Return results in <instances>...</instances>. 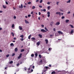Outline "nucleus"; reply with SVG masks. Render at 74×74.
<instances>
[{"label": "nucleus", "mask_w": 74, "mask_h": 74, "mask_svg": "<svg viewBox=\"0 0 74 74\" xmlns=\"http://www.w3.org/2000/svg\"><path fill=\"white\" fill-rule=\"evenodd\" d=\"M48 69H50L49 67H48L47 66H45L44 67V69L43 71V72L42 73V74H46V71H48Z\"/></svg>", "instance_id": "1"}, {"label": "nucleus", "mask_w": 74, "mask_h": 74, "mask_svg": "<svg viewBox=\"0 0 74 74\" xmlns=\"http://www.w3.org/2000/svg\"><path fill=\"white\" fill-rule=\"evenodd\" d=\"M22 53H21L19 56L17 58V59H20L21 58H22Z\"/></svg>", "instance_id": "2"}, {"label": "nucleus", "mask_w": 74, "mask_h": 74, "mask_svg": "<svg viewBox=\"0 0 74 74\" xmlns=\"http://www.w3.org/2000/svg\"><path fill=\"white\" fill-rule=\"evenodd\" d=\"M41 31L42 32H43V33H44L45 32H47V31H45L43 29H41Z\"/></svg>", "instance_id": "3"}, {"label": "nucleus", "mask_w": 74, "mask_h": 74, "mask_svg": "<svg viewBox=\"0 0 74 74\" xmlns=\"http://www.w3.org/2000/svg\"><path fill=\"white\" fill-rule=\"evenodd\" d=\"M47 14H48L47 16L49 18L50 16V12H47Z\"/></svg>", "instance_id": "4"}, {"label": "nucleus", "mask_w": 74, "mask_h": 74, "mask_svg": "<svg viewBox=\"0 0 74 74\" xmlns=\"http://www.w3.org/2000/svg\"><path fill=\"white\" fill-rule=\"evenodd\" d=\"M54 23V22H53V21H52L50 23V26H52V25H53V24Z\"/></svg>", "instance_id": "5"}, {"label": "nucleus", "mask_w": 74, "mask_h": 74, "mask_svg": "<svg viewBox=\"0 0 74 74\" xmlns=\"http://www.w3.org/2000/svg\"><path fill=\"white\" fill-rule=\"evenodd\" d=\"M56 14H58L60 15V16L61 15V13L60 12H56Z\"/></svg>", "instance_id": "6"}, {"label": "nucleus", "mask_w": 74, "mask_h": 74, "mask_svg": "<svg viewBox=\"0 0 74 74\" xmlns=\"http://www.w3.org/2000/svg\"><path fill=\"white\" fill-rule=\"evenodd\" d=\"M60 25V22H58L56 23L55 25Z\"/></svg>", "instance_id": "7"}, {"label": "nucleus", "mask_w": 74, "mask_h": 74, "mask_svg": "<svg viewBox=\"0 0 74 74\" xmlns=\"http://www.w3.org/2000/svg\"><path fill=\"white\" fill-rule=\"evenodd\" d=\"M74 33V30L73 29H72L71 31V34H73V33Z\"/></svg>", "instance_id": "8"}, {"label": "nucleus", "mask_w": 74, "mask_h": 74, "mask_svg": "<svg viewBox=\"0 0 74 74\" xmlns=\"http://www.w3.org/2000/svg\"><path fill=\"white\" fill-rule=\"evenodd\" d=\"M58 33L59 34H63V32H61V31H58Z\"/></svg>", "instance_id": "9"}, {"label": "nucleus", "mask_w": 74, "mask_h": 74, "mask_svg": "<svg viewBox=\"0 0 74 74\" xmlns=\"http://www.w3.org/2000/svg\"><path fill=\"white\" fill-rule=\"evenodd\" d=\"M18 48H16L14 49V51L15 52H17V51H18Z\"/></svg>", "instance_id": "10"}, {"label": "nucleus", "mask_w": 74, "mask_h": 74, "mask_svg": "<svg viewBox=\"0 0 74 74\" xmlns=\"http://www.w3.org/2000/svg\"><path fill=\"white\" fill-rule=\"evenodd\" d=\"M45 41L46 42V44H48V40L47 39H46L45 40Z\"/></svg>", "instance_id": "11"}, {"label": "nucleus", "mask_w": 74, "mask_h": 74, "mask_svg": "<svg viewBox=\"0 0 74 74\" xmlns=\"http://www.w3.org/2000/svg\"><path fill=\"white\" fill-rule=\"evenodd\" d=\"M41 10L42 11H44V12H45L46 11V9H41Z\"/></svg>", "instance_id": "12"}, {"label": "nucleus", "mask_w": 74, "mask_h": 74, "mask_svg": "<svg viewBox=\"0 0 74 74\" xmlns=\"http://www.w3.org/2000/svg\"><path fill=\"white\" fill-rule=\"evenodd\" d=\"M25 23H29V22L28 21H27V20H25Z\"/></svg>", "instance_id": "13"}, {"label": "nucleus", "mask_w": 74, "mask_h": 74, "mask_svg": "<svg viewBox=\"0 0 74 74\" xmlns=\"http://www.w3.org/2000/svg\"><path fill=\"white\" fill-rule=\"evenodd\" d=\"M19 29L21 30H22V27H21V26L19 27Z\"/></svg>", "instance_id": "14"}, {"label": "nucleus", "mask_w": 74, "mask_h": 74, "mask_svg": "<svg viewBox=\"0 0 74 74\" xmlns=\"http://www.w3.org/2000/svg\"><path fill=\"white\" fill-rule=\"evenodd\" d=\"M21 6H19V8H23V5L21 4Z\"/></svg>", "instance_id": "15"}, {"label": "nucleus", "mask_w": 74, "mask_h": 74, "mask_svg": "<svg viewBox=\"0 0 74 74\" xmlns=\"http://www.w3.org/2000/svg\"><path fill=\"white\" fill-rule=\"evenodd\" d=\"M56 72L55 71H53L51 72V74H56Z\"/></svg>", "instance_id": "16"}, {"label": "nucleus", "mask_w": 74, "mask_h": 74, "mask_svg": "<svg viewBox=\"0 0 74 74\" xmlns=\"http://www.w3.org/2000/svg\"><path fill=\"white\" fill-rule=\"evenodd\" d=\"M65 22H66V23H68V22H69V20H66V21H65Z\"/></svg>", "instance_id": "17"}, {"label": "nucleus", "mask_w": 74, "mask_h": 74, "mask_svg": "<svg viewBox=\"0 0 74 74\" xmlns=\"http://www.w3.org/2000/svg\"><path fill=\"white\" fill-rule=\"evenodd\" d=\"M38 36L40 37V38H42V35L39 34L38 35Z\"/></svg>", "instance_id": "18"}, {"label": "nucleus", "mask_w": 74, "mask_h": 74, "mask_svg": "<svg viewBox=\"0 0 74 74\" xmlns=\"http://www.w3.org/2000/svg\"><path fill=\"white\" fill-rule=\"evenodd\" d=\"M10 64H12L13 63V61H11L10 62H9Z\"/></svg>", "instance_id": "19"}, {"label": "nucleus", "mask_w": 74, "mask_h": 74, "mask_svg": "<svg viewBox=\"0 0 74 74\" xmlns=\"http://www.w3.org/2000/svg\"><path fill=\"white\" fill-rule=\"evenodd\" d=\"M70 1H71V0H69L68 1L66 2L67 3H70Z\"/></svg>", "instance_id": "20"}, {"label": "nucleus", "mask_w": 74, "mask_h": 74, "mask_svg": "<svg viewBox=\"0 0 74 74\" xmlns=\"http://www.w3.org/2000/svg\"><path fill=\"white\" fill-rule=\"evenodd\" d=\"M40 42H37V45H40Z\"/></svg>", "instance_id": "21"}, {"label": "nucleus", "mask_w": 74, "mask_h": 74, "mask_svg": "<svg viewBox=\"0 0 74 74\" xmlns=\"http://www.w3.org/2000/svg\"><path fill=\"white\" fill-rule=\"evenodd\" d=\"M10 45L11 46H14V44L13 43H11L10 44Z\"/></svg>", "instance_id": "22"}, {"label": "nucleus", "mask_w": 74, "mask_h": 74, "mask_svg": "<svg viewBox=\"0 0 74 74\" xmlns=\"http://www.w3.org/2000/svg\"><path fill=\"white\" fill-rule=\"evenodd\" d=\"M24 36L23 35H21L20 36V37H21V38H23Z\"/></svg>", "instance_id": "23"}, {"label": "nucleus", "mask_w": 74, "mask_h": 74, "mask_svg": "<svg viewBox=\"0 0 74 74\" xmlns=\"http://www.w3.org/2000/svg\"><path fill=\"white\" fill-rule=\"evenodd\" d=\"M25 51V50L24 49H22L21 50V52H24Z\"/></svg>", "instance_id": "24"}, {"label": "nucleus", "mask_w": 74, "mask_h": 74, "mask_svg": "<svg viewBox=\"0 0 74 74\" xmlns=\"http://www.w3.org/2000/svg\"><path fill=\"white\" fill-rule=\"evenodd\" d=\"M69 26H71V28H73L74 27V26H73L71 25H70Z\"/></svg>", "instance_id": "25"}, {"label": "nucleus", "mask_w": 74, "mask_h": 74, "mask_svg": "<svg viewBox=\"0 0 74 74\" xmlns=\"http://www.w3.org/2000/svg\"><path fill=\"white\" fill-rule=\"evenodd\" d=\"M11 34L13 36H14V34L13 32H11Z\"/></svg>", "instance_id": "26"}, {"label": "nucleus", "mask_w": 74, "mask_h": 74, "mask_svg": "<svg viewBox=\"0 0 74 74\" xmlns=\"http://www.w3.org/2000/svg\"><path fill=\"white\" fill-rule=\"evenodd\" d=\"M3 8H6V6L4 5H3Z\"/></svg>", "instance_id": "27"}, {"label": "nucleus", "mask_w": 74, "mask_h": 74, "mask_svg": "<svg viewBox=\"0 0 74 74\" xmlns=\"http://www.w3.org/2000/svg\"><path fill=\"white\" fill-rule=\"evenodd\" d=\"M31 35H30L28 36V39H30V38L31 37Z\"/></svg>", "instance_id": "28"}, {"label": "nucleus", "mask_w": 74, "mask_h": 74, "mask_svg": "<svg viewBox=\"0 0 74 74\" xmlns=\"http://www.w3.org/2000/svg\"><path fill=\"white\" fill-rule=\"evenodd\" d=\"M45 29L46 30V31H48V29H47V27H45Z\"/></svg>", "instance_id": "29"}, {"label": "nucleus", "mask_w": 74, "mask_h": 74, "mask_svg": "<svg viewBox=\"0 0 74 74\" xmlns=\"http://www.w3.org/2000/svg\"><path fill=\"white\" fill-rule=\"evenodd\" d=\"M39 57L40 58H41L42 56L40 54L39 55Z\"/></svg>", "instance_id": "30"}, {"label": "nucleus", "mask_w": 74, "mask_h": 74, "mask_svg": "<svg viewBox=\"0 0 74 74\" xmlns=\"http://www.w3.org/2000/svg\"><path fill=\"white\" fill-rule=\"evenodd\" d=\"M47 8H48V10H50V6H49L47 7Z\"/></svg>", "instance_id": "31"}, {"label": "nucleus", "mask_w": 74, "mask_h": 74, "mask_svg": "<svg viewBox=\"0 0 74 74\" xmlns=\"http://www.w3.org/2000/svg\"><path fill=\"white\" fill-rule=\"evenodd\" d=\"M36 8V7L34 6H33L32 7V9H34Z\"/></svg>", "instance_id": "32"}, {"label": "nucleus", "mask_w": 74, "mask_h": 74, "mask_svg": "<svg viewBox=\"0 0 74 74\" xmlns=\"http://www.w3.org/2000/svg\"><path fill=\"white\" fill-rule=\"evenodd\" d=\"M7 58H8L9 56H10V54H8L6 56Z\"/></svg>", "instance_id": "33"}, {"label": "nucleus", "mask_w": 74, "mask_h": 74, "mask_svg": "<svg viewBox=\"0 0 74 74\" xmlns=\"http://www.w3.org/2000/svg\"><path fill=\"white\" fill-rule=\"evenodd\" d=\"M15 54L13 53L12 54V56H15Z\"/></svg>", "instance_id": "34"}, {"label": "nucleus", "mask_w": 74, "mask_h": 74, "mask_svg": "<svg viewBox=\"0 0 74 74\" xmlns=\"http://www.w3.org/2000/svg\"><path fill=\"white\" fill-rule=\"evenodd\" d=\"M35 55L37 57V56H38V54H37V53H35Z\"/></svg>", "instance_id": "35"}, {"label": "nucleus", "mask_w": 74, "mask_h": 74, "mask_svg": "<svg viewBox=\"0 0 74 74\" xmlns=\"http://www.w3.org/2000/svg\"><path fill=\"white\" fill-rule=\"evenodd\" d=\"M24 69L25 71H26V70H27V68L26 67H25Z\"/></svg>", "instance_id": "36"}, {"label": "nucleus", "mask_w": 74, "mask_h": 74, "mask_svg": "<svg viewBox=\"0 0 74 74\" xmlns=\"http://www.w3.org/2000/svg\"><path fill=\"white\" fill-rule=\"evenodd\" d=\"M34 56V55L33 54H32L31 55V56L32 57H33V56Z\"/></svg>", "instance_id": "37"}, {"label": "nucleus", "mask_w": 74, "mask_h": 74, "mask_svg": "<svg viewBox=\"0 0 74 74\" xmlns=\"http://www.w3.org/2000/svg\"><path fill=\"white\" fill-rule=\"evenodd\" d=\"M32 40H35L36 39L34 38H32Z\"/></svg>", "instance_id": "38"}, {"label": "nucleus", "mask_w": 74, "mask_h": 74, "mask_svg": "<svg viewBox=\"0 0 74 74\" xmlns=\"http://www.w3.org/2000/svg\"><path fill=\"white\" fill-rule=\"evenodd\" d=\"M27 4H31V2H28L27 3Z\"/></svg>", "instance_id": "39"}, {"label": "nucleus", "mask_w": 74, "mask_h": 74, "mask_svg": "<svg viewBox=\"0 0 74 74\" xmlns=\"http://www.w3.org/2000/svg\"><path fill=\"white\" fill-rule=\"evenodd\" d=\"M5 3L7 5H8V3L7 1H5Z\"/></svg>", "instance_id": "40"}, {"label": "nucleus", "mask_w": 74, "mask_h": 74, "mask_svg": "<svg viewBox=\"0 0 74 74\" xmlns=\"http://www.w3.org/2000/svg\"><path fill=\"white\" fill-rule=\"evenodd\" d=\"M42 2V0H41L40 1V3H41Z\"/></svg>", "instance_id": "41"}, {"label": "nucleus", "mask_w": 74, "mask_h": 74, "mask_svg": "<svg viewBox=\"0 0 74 74\" xmlns=\"http://www.w3.org/2000/svg\"><path fill=\"white\" fill-rule=\"evenodd\" d=\"M28 17H30V16H31V15L29 14L28 15Z\"/></svg>", "instance_id": "42"}, {"label": "nucleus", "mask_w": 74, "mask_h": 74, "mask_svg": "<svg viewBox=\"0 0 74 74\" xmlns=\"http://www.w3.org/2000/svg\"><path fill=\"white\" fill-rule=\"evenodd\" d=\"M12 27H14V24H13L12 25Z\"/></svg>", "instance_id": "43"}, {"label": "nucleus", "mask_w": 74, "mask_h": 74, "mask_svg": "<svg viewBox=\"0 0 74 74\" xmlns=\"http://www.w3.org/2000/svg\"><path fill=\"white\" fill-rule=\"evenodd\" d=\"M64 16H62V19H64Z\"/></svg>", "instance_id": "44"}, {"label": "nucleus", "mask_w": 74, "mask_h": 74, "mask_svg": "<svg viewBox=\"0 0 74 74\" xmlns=\"http://www.w3.org/2000/svg\"><path fill=\"white\" fill-rule=\"evenodd\" d=\"M38 14H39V15H41V12H38Z\"/></svg>", "instance_id": "45"}, {"label": "nucleus", "mask_w": 74, "mask_h": 74, "mask_svg": "<svg viewBox=\"0 0 74 74\" xmlns=\"http://www.w3.org/2000/svg\"><path fill=\"white\" fill-rule=\"evenodd\" d=\"M47 4H49V5L50 4V3H49V2H48L47 3Z\"/></svg>", "instance_id": "46"}, {"label": "nucleus", "mask_w": 74, "mask_h": 74, "mask_svg": "<svg viewBox=\"0 0 74 74\" xmlns=\"http://www.w3.org/2000/svg\"><path fill=\"white\" fill-rule=\"evenodd\" d=\"M19 63H18V64H16L17 66H19Z\"/></svg>", "instance_id": "47"}, {"label": "nucleus", "mask_w": 74, "mask_h": 74, "mask_svg": "<svg viewBox=\"0 0 74 74\" xmlns=\"http://www.w3.org/2000/svg\"><path fill=\"white\" fill-rule=\"evenodd\" d=\"M14 19H16V16H14Z\"/></svg>", "instance_id": "48"}, {"label": "nucleus", "mask_w": 74, "mask_h": 74, "mask_svg": "<svg viewBox=\"0 0 74 74\" xmlns=\"http://www.w3.org/2000/svg\"><path fill=\"white\" fill-rule=\"evenodd\" d=\"M39 7L40 8H42V6H41V5H39Z\"/></svg>", "instance_id": "49"}, {"label": "nucleus", "mask_w": 74, "mask_h": 74, "mask_svg": "<svg viewBox=\"0 0 74 74\" xmlns=\"http://www.w3.org/2000/svg\"><path fill=\"white\" fill-rule=\"evenodd\" d=\"M23 40H24L23 38H22L21 39V41H23Z\"/></svg>", "instance_id": "50"}, {"label": "nucleus", "mask_w": 74, "mask_h": 74, "mask_svg": "<svg viewBox=\"0 0 74 74\" xmlns=\"http://www.w3.org/2000/svg\"><path fill=\"white\" fill-rule=\"evenodd\" d=\"M38 1H39V0H37L36 1V2H38Z\"/></svg>", "instance_id": "51"}, {"label": "nucleus", "mask_w": 74, "mask_h": 74, "mask_svg": "<svg viewBox=\"0 0 74 74\" xmlns=\"http://www.w3.org/2000/svg\"><path fill=\"white\" fill-rule=\"evenodd\" d=\"M42 60H41L40 61V63H42Z\"/></svg>", "instance_id": "52"}, {"label": "nucleus", "mask_w": 74, "mask_h": 74, "mask_svg": "<svg viewBox=\"0 0 74 74\" xmlns=\"http://www.w3.org/2000/svg\"><path fill=\"white\" fill-rule=\"evenodd\" d=\"M67 14H70V11H69L67 12Z\"/></svg>", "instance_id": "53"}, {"label": "nucleus", "mask_w": 74, "mask_h": 74, "mask_svg": "<svg viewBox=\"0 0 74 74\" xmlns=\"http://www.w3.org/2000/svg\"><path fill=\"white\" fill-rule=\"evenodd\" d=\"M53 36V35H52V34L50 35V37H52Z\"/></svg>", "instance_id": "54"}, {"label": "nucleus", "mask_w": 74, "mask_h": 74, "mask_svg": "<svg viewBox=\"0 0 74 74\" xmlns=\"http://www.w3.org/2000/svg\"><path fill=\"white\" fill-rule=\"evenodd\" d=\"M60 11H63V10H62V9H60Z\"/></svg>", "instance_id": "55"}, {"label": "nucleus", "mask_w": 74, "mask_h": 74, "mask_svg": "<svg viewBox=\"0 0 74 74\" xmlns=\"http://www.w3.org/2000/svg\"><path fill=\"white\" fill-rule=\"evenodd\" d=\"M33 14V12H32L31 13V14Z\"/></svg>", "instance_id": "56"}, {"label": "nucleus", "mask_w": 74, "mask_h": 74, "mask_svg": "<svg viewBox=\"0 0 74 74\" xmlns=\"http://www.w3.org/2000/svg\"><path fill=\"white\" fill-rule=\"evenodd\" d=\"M32 68L33 69H34V66H33Z\"/></svg>", "instance_id": "57"}, {"label": "nucleus", "mask_w": 74, "mask_h": 74, "mask_svg": "<svg viewBox=\"0 0 74 74\" xmlns=\"http://www.w3.org/2000/svg\"><path fill=\"white\" fill-rule=\"evenodd\" d=\"M25 17L26 18H27V16H25Z\"/></svg>", "instance_id": "58"}, {"label": "nucleus", "mask_w": 74, "mask_h": 74, "mask_svg": "<svg viewBox=\"0 0 74 74\" xmlns=\"http://www.w3.org/2000/svg\"><path fill=\"white\" fill-rule=\"evenodd\" d=\"M3 12V11H0V13H1Z\"/></svg>", "instance_id": "59"}, {"label": "nucleus", "mask_w": 74, "mask_h": 74, "mask_svg": "<svg viewBox=\"0 0 74 74\" xmlns=\"http://www.w3.org/2000/svg\"><path fill=\"white\" fill-rule=\"evenodd\" d=\"M42 27H44V25H42Z\"/></svg>", "instance_id": "60"}, {"label": "nucleus", "mask_w": 74, "mask_h": 74, "mask_svg": "<svg viewBox=\"0 0 74 74\" xmlns=\"http://www.w3.org/2000/svg\"><path fill=\"white\" fill-rule=\"evenodd\" d=\"M31 72H33V70L31 69Z\"/></svg>", "instance_id": "61"}, {"label": "nucleus", "mask_w": 74, "mask_h": 74, "mask_svg": "<svg viewBox=\"0 0 74 74\" xmlns=\"http://www.w3.org/2000/svg\"><path fill=\"white\" fill-rule=\"evenodd\" d=\"M2 30V28L0 27V30Z\"/></svg>", "instance_id": "62"}, {"label": "nucleus", "mask_w": 74, "mask_h": 74, "mask_svg": "<svg viewBox=\"0 0 74 74\" xmlns=\"http://www.w3.org/2000/svg\"><path fill=\"white\" fill-rule=\"evenodd\" d=\"M49 51H50L51 50V48H49L48 49Z\"/></svg>", "instance_id": "63"}, {"label": "nucleus", "mask_w": 74, "mask_h": 74, "mask_svg": "<svg viewBox=\"0 0 74 74\" xmlns=\"http://www.w3.org/2000/svg\"><path fill=\"white\" fill-rule=\"evenodd\" d=\"M38 19L39 20H40V17H38Z\"/></svg>", "instance_id": "64"}]
</instances>
